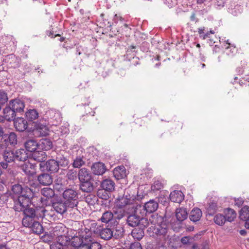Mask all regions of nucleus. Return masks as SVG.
<instances>
[{
	"instance_id": "obj_57",
	"label": "nucleus",
	"mask_w": 249,
	"mask_h": 249,
	"mask_svg": "<svg viewBox=\"0 0 249 249\" xmlns=\"http://www.w3.org/2000/svg\"><path fill=\"white\" fill-rule=\"evenodd\" d=\"M63 232H64L63 227L61 224L56 226L53 229V233L54 236H57L56 233H61V234H62V233Z\"/></svg>"
},
{
	"instance_id": "obj_56",
	"label": "nucleus",
	"mask_w": 249,
	"mask_h": 249,
	"mask_svg": "<svg viewBox=\"0 0 249 249\" xmlns=\"http://www.w3.org/2000/svg\"><path fill=\"white\" fill-rule=\"evenodd\" d=\"M163 3L168 7L171 8L177 5V0H163Z\"/></svg>"
},
{
	"instance_id": "obj_40",
	"label": "nucleus",
	"mask_w": 249,
	"mask_h": 249,
	"mask_svg": "<svg viewBox=\"0 0 249 249\" xmlns=\"http://www.w3.org/2000/svg\"><path fill=\"white\" fill-rule=\"evenodd\" d=\"M134 213L137 215L144 217L147 212L145 210L144 205H137L135 207Z\"/></svg>"
},
{
	"instance_id": "obj_13",
	"label": "nucleus",
	"mask_w": 249,
	"mask_h": 249,
	"mask_svg": "<svg viewBox=\"0 0 249 249\" xmlns=\"http://www.w3.org/2000/svg\"><path fill=\"white\" fill-rule=\"evenodd\" d=\"M80 189L84 192L90 193L94 189L93 178L80 181Z\"/></svg>"
},
{
	"instance_id": "obj_2",
	"label": "nucleus",
	"mask_w": 249,
	"mask_h": 249,
	"mask_svg": "<svg viewBox=\"0 0 249 249\" xmlns=\"http://www.w3.org/2000/svg\"><path fill=\"white\" fill-rule=\"evenodd\" d=\"M33 192L30 188H26L25 193L19 195L18 198L14 200L13 208L17 212H23L31 203Z\"/></svg>"
},
{
	"instance_id": "obj_53",
	"label": "nucleus",
	"mask_w": 249,
	"mask_h": 249,
	"mask_svg": "<svg viewBox=\"0 0 249 249\" xmlns=\"http://www.w3.org/2000/svg\"><path fill=\"white\" fill-rule=\"evenodd\" d=\"M77 172L74 169L69 170L67 173V177L70 180H74L77 178Z\"/></svg>"
},
{
	"instance_id": "obj_1",
	"label": "nucleus",
	"mask_w": 249,
	"mask_h": 249,
	"mask_svg": "<svg viewBox=\"0 0 249 249\" xmlns=\"http://www.w3.org/2000/svg\"><path fill=\"white\" fill-rule=\"evenodd\" d=\"M155 221L151 222L155 225L149 227L147 229V232L150 236H157L161 239L165 240L168 236V226L163 222V218L161 216L158 215H153Z\"/></svg>"
},
{
	"instance_id": "obj_3",
	"label": "nucleus",
	"mask_w": 249,
	"mask_h": 249,
	"mask_svg": "<svg viewBox=\"0 0 249 249\" xmlns=\"http://www.w3.org/2000/svg\"><path fill=\"white\" fill-rule=\"evenodd\" d=\"M23 213L24 216L22 222L23 226L30 225L32 221L39 219L41 216V213H39V207L29 206L23 211Z\"/></svg>"
},
{
	"instance_id": "obj_59",
	"label": "nucleus",
	"mask_w": 249,
	"mask_h": 249,
	"mask_svg": "<svg viewBox=\"0 0 249 249\" xmlns=\"http://www.w3.org/2000/svg\"><path fill=\"white\" fill-rule=\"evenodd\" d=\"M162 188V183L158 180L155 181L152 185V189L153 190H160Z\"/></svg>"
},
{
	"instance_id": "obj_55",
	"label": "nucleus",
	"mask_w": 249,
	"mask_h": 249,
	"mask_svg": "<svg viewBox=\"0 0 249 249\" xmlns=\"http://www.w3.org/2000/svg\"><path fill=\"white\" fill-rule=\"evenodd\" d=\"M205 28L203 27L202 28H199L198 29V33L199 34V36L200 38H202L203 39H205L206 38L210 37V34L209 32L207 33H204Z\"/></svg>"
},
{
	"instance_id": "obj_17",
	"label": "nucleus",
	"mask_w": 249,
	"mask_h": 249,
	"mask_svg": "<svg viewBox=\"0 0 249 249\" xmlns=\"http://www.w3.org/2000/svg\"><path fill=\"white\" fill-rule=\"evenodd\" d=\"M65 203L62 201H58L52 203V207L54 211H55L58 213L61 214H63L66 211H68L70 207H68Z\"/></svg>"
},
{
	"instance_id": "obj_61",
	"label": "nucleus",
	"mask_w": 249,
	"mask_h": 249,
	"mask_svg": "<svg viewBox=\"0 0 249 249\" xmlns=\"http://www.w3.org/2000/svg\"><path fill=\"white\" fill-rule=\"evenodd\" d=\"M129 249H142V247L139 242H134L131 244Z\"/></svg>"
},
{
	"instance_id": "obj_48",
	"label": "nucleus",
	"mask_w": 249,
	"mask_h": 249,
	"mask_svg": "<svg viewBox=\"0 0 249 249\" xmlns=\"http://www.w3.org/2000/svg\"><path fill=\"white\" fill-rule=\"evenodd\" d=\"M217 205L215 202H211L209 203L207 208V212L209 215H213L217 211Z\"/></svg>"
},
{
	"instance_id": "obj_10",
	"label": "nucleus",
	"mask_w": 249,
	"mask_h": 249,
	"mask_svg": "<svg viewBox=\"0 0 249 249\" xmlns=\"http://www.w3.org/2000/svg\"><path fill=\"white\" fill-rule=\"evenodd\" d=\"M91 171L95 175H102L107 170L105 164L102 162H97L94 163L91 167Z\"/></svg>"
},
{
	"instance_id": "obj_25",
	"label": "nucleus",
	"mask_w": 249,
	"mask_h": 249,
	"mask_svg": "<svg viewBox=\"0 0 249 249\" xmlns=\"http://www.w3.org/2000/svg\"><path fill=\"white\" fill-rule=\"evenodd\" d=\"M114 177L118 180L124 178L126 176V171L123 166L116 167L113 171Z\"/></svg>"
},
{
	"instance_id": "obj_26",
	"label": "nucleus",
	"mask_w": 249,
	"mask_h": 249,
	"mask_svg": "<svg viewBox=\"0 0 249 249\" xmlns=\"http://www.w3.org/2000/svg\"><path fill=\"white\" fill-rule=\"evenodd\" d=\"M113 231V236L115 239H118L123 236L124 232L123 228L119 225V222H117L115 225H111L109 226Z\"/></svg>"
},
{
	"instance_id": "obj_39",
	"label": "nucleus",
	"mask_w": 249,
	"mask_h": 249,
	"mask_svg": "<svg viewBox=\"0 0 249 249\" xmlns=\"http://www.w3.org/2000/svg\"><path fill=\"white\" fill-rule=\"evenodd\" d=\"M42 195L47 198H51L54 196V191L49 187H45L40 191Z\"/></svg>"
},
{
	"instance_id": "obj_58",
	"label": "nucleus",
	"mask_w": 249,
	"mask_h": 249,
	"mask_svg": "<svg viewBox=\"0 0 249 249\" xmlns=\"http://www.w3.org/2000/svg\"><path fill=\"white\" fill-rule=\"evenodd\" d=\"M8 195L7 194H3L0 195V206H2L6 204L8 200Z\"/></svg>"
},
{
	"instance_id": "obj_30",
	"label": "nucleus",
	"mask_w": 249,
	"mask_h": 249,
	"mask_svg": "<svg viewBox=\"0 0 249 249\" xmlns=\"http://www.w3.org/2000/svg\"><path fill=\"white\" fill-rule=\"evenodd\" d=\"M115 183L110 179H104L101 183V187L102 189L107 191L108 192H111L114 190Z\"/></svg>"
},
{
	"instance_id": "obj_12",
	"label": "nucleus",
	"mask_w": 249,
	"mask_h": 249,
	"mask_svg": "<svg viewBox=\"0 0 249 249\" xmlns=\"http://www.w3.org/2000/svg\"><path fill=\"white\" fill-rule=\"evenodd\" d=\"M39 213H41L40 218H45L48 220H53L56 217L54 211L52 207L50 210L46 209L43 207H39Z\"/></svg>"
},
{
	"instance_id": "obj_5",
	"label": "nucleus",
	"mask_w": 249,
	"mask_h": 249,
	"mask_svg": "<svg viewBox=\"0 0 249 249\" xmlns=\"http://www.w3.org/2000/svg\"><path fill=\"white\" fill-rule=\"evenodd\" d=\"M91 228L94 232L98 233L100 237L105 240H108L114 238L113 231L108 225L103 226L98 225L97 223H94L91 224Z\"/></svg>"
},
{
	"instance_id": "obj_19",
	"label": "nucleus",
	"mask_w": 249,
	"mask_h": 249,
	"mask_svg": "<svg viewBox=\"0 0 249 249\" xmlns=\"http://www.w3.org/2000/svg\"><path fill=\"white\" fill-rule=\"evenodd\" d=\"M39 219H36L32 221L31 224L29 226H24V227L29 228L34 233L39 234L42 233L43 228L42 225L39 222Z\"/></svg>"
},
{
	"instance_id": "obj_4",
	"label": "nucleus",
	"mask_w": 249,
	"mask_h": 249,
	"mask_svg": "<svg viewBox=\"0 0 249 249\" xmlns=\"http://www.w3.org/2000/svg\"><path fill=\"white\" fill-rule=\"evenodd\" d=\"M63 197L67 207H70L74 211H78V194L76 191L72 189L65 190L63 193Z\"/></svg>"
},
{
	"instance_id": "obj_37",
	"label": "nucleus",
	"mask_w": 249,
	"mask_h": 249,
	"mask_svg": "<svg viewBox=\"0 0 249 249\" xmlns=\"http://www.w3.org/2000/svg\"><path fill=\"white\" fill-rule=\"evenodd\" d=\"M188 212L186 208H180L177 209L176 216L179 221H183L187 218Z\"/></svg>"
},
{
	"instance_id": "obj_46",
	"label": "nucleus",
	"mask_w": 249,
	"mask_h": 249,
	"mask_svg": "<svg viewBox=\"0 0 249 249\" xmlns=\"http://www.w3.org/2000/svg\"><path fill=\"white\" fill-rule=\"evenodd\" d=\"M213 220L217 225L222 226L225 223L226 219L224 215L218 213L214 216Z\"/></svg>"
},
{
	"instance_id": "obj_34",
	"label": "nucleus",
	"mask_w": 249,
	"mask_h": 249,
	"mask_svg": "<svg viewBox=\"0 0 249 249\" xmlns=\"http://www.w3.org/2000/svg\"><path fill=\"white\" fill-rule=\"evenodd\" d=\"M144 228L142 226L139 228H136L132 230L131 235L134 239L139 241L143 238L144 235L143 231Z\"/></svg>"
},
{
	"instance_id": "obj_14",
	"label": "nucleus",
	"mask_w": 249,
	"mask_h": 249,
	"mask_svg": "<svg viewBox=\"0 0 249 249\" xmlns=\"http://www.w3.org/2000/svg\"><path fill=\"white\" fill-rule=\"evenodd\" d=\"M9 105L16 113L23 112L25 107L24 102L18 99L10 101Z\"/></svg>"
},
{
	"instance_id": "obj_45",
	"label": "nucleus",
	"mask_w": 249,
	"mask_h": 249,
	"mask_svg": "<svg viewBox=\"0 0 249 249\" xmlns=\"http://www.w3.org/2000/svg\"><path fill=\"white\" fill-rule=\"evenodd\" d=\"M22 170L26 174L32 175L35 172V166L33 164L26 163L22 166Z\"/></svg>"
},
{
	"instance_id": "obj_62",
	"label": "nucleus",
	"mask_w": 249,
	"mask_h": 249,
	"mask_svg": "<svg viewBox=\"0 0 249 249\" xmlns=\"http://www.w3.org/2000/svg\"><path fill=\"white\" fill-rule=\"evenodd\" d=\"M191 240H192V239L188 236H184L181 238V242L183 245L190 244L191 243L190 241Z\"/></svg>"
},
{
	"instance_id": "obj_20",
	"label": "nucleus",
	"mask_w": 249,
	"mask_h": 249,
	"mask_svg": "<svg viewBox=\"0 0 249 249\" xmlns=\"http://www.w3.org/2000/svg\"><path fill=\"white\" fill-rule=\"evenodd\" d=\"M26 150L29 153H33L37 148L38 149V142L34 139H28L24 142Z\"/></svg>"
},
{
	"instance_id": "obj_64",
	"label": "nucleus",
	"mask_w": 249,
	"mask_h": 249,
	"mask_svg": "<svg viewBox=\"0 0 249 249\" xmlns=\"http://www.w3.org/2000/svg\"><path fill=\"white\" fill-rule=\"evenodd\" d=\"M234 202L236 205L240 207L243 204L244 201L242 198H235Z\"/></svg>"
},
{
	"instance_id": "obj_33",
	"label": "nucleus",
	"mask_w": 249,
	"mask_h": 249,
	"mask_svg": "<svg viewBox=\"0 0 249 249\" xmlns=\"http://www.w3.org/2000/svg\"><path fill=\"white\" fill-rule=\"evenodd\" d=\"M144 205L147 213H153L157 210L159 204L156 201L151 199L146 202Z\"/></svg>"
},
{
	"instance_id": "obj_6",
	"label": "nucleus",
	"mask_w": 249,
	"mask_h": 249,
	"mask_svg": "<svg viewBox=\"0 0 249 249\" xmlns=\"http://www.w3.org/2000/svg\"><path fill=\"white\" fill-rule=\"evenodd\" d=\"M126 223L132 227L143 226L146 227L148 222L147 220L142 216L137 215L134 212L127 216Z\"/></svg>"
},
{
	"instance_id": "obj_36",
	"label": "nucleus",
	"mask_w": 249,
	"mask_h": 249,
	"mask_svg": "<svg viewBox=\"0 0 249 249\" xmlns=\"http://www.w3.org/2000/svg\"><path fill=\"white\" fill-rule=\"evenodd\" d=\"M3 159L7 162H15V150L6 149L3 153Z\"/></svg>"
},
{
	"instance_id": "obj_35",
	"label": "nucleus",
	"mask_w": 249,
	"mask_h": 249,
	"mask_svg": "<svg viewBox=\"0 0 249 249\" xmlns=\"http://www.w3.org/2000/svg\"><path fill=\"white\" fill-rule=\"evenodd\" d=\"M57 235V242L62 245V247L66 249H70L69 240L70 238L67 236L63 235L61 233H56Z\"/></svg>"
},
{
	"instance_id": "obj_43",
	"label": "nucleus",
	"mask_w": 249,
	"mask_h": 249,
	"mask_svg": "<svg viewBox=\"0 0 249 249\" xmlns=\"http://www.w3.org/2000/svg\"><path fill=\"white\" fill-rule=\"evenodd\" d=\"M85 201L89 205H94L98 201V197L94 195L89 194L84 197Z\"/></svg>"
},
{
	"instance_id": "obj_29",
	"label": "nucleus",
	"mask_w": 249,
	"mask_h": 249,
	"mask_svg": "<svg viewBox=\"0 0 249 249\" xmlns=\"http://www.w3.org/2000/svg\"><path fill=\"white\" fill-rule=\"evenodd\" d=\"M78 177L79 181L93 178L90 172L85 168H83L79 170Z\"/></svg>"
},
{
	"instance_id": "obj_42",
	"label": "nucleus",
	"mask_w": 249,
	"mask_h": 249,
	"mask_svg": "<svg viewBox=\"0 0 249 249\" xmlns=\"http://www.w3.org/2000/svg\"><path fill=\"white\" fill-rule=\"evenodd\" d=\"M55 160L57 161V162L58 163L59 168V167H66L69 164L68 159L63 156L56 157V160Z\"/></svg>"
},
{
	"instance_id": "obj_21",
	"label": "nucleus",
	"mask_w": 249,
	"mask_h": 249,
	"mask_svg": "<svg viewBox=\"0 0 249 249\" xmlns=\"http://www.w3.org/2000/svg\"><path fill=\"white\" fill-rule=\"evenodd\" d=\"M170 199L173 202L180 203L184 199V196L180 190H174L171 192Z\"/></svg>"
},
{
	"instance_id": "obj_28",
	"label": "nucleus",
	"mask_w": 249,
	"mask_h": 249,
	"mask_svg": "<svg viewBox=\"0 0 249 249\" xmlns=\"http://www.w3.org/2000/svg\"><path fill=\"white\" fill-rule=\"evenodd\" d=\"M89 241L86 243L85 246H82L80 249H101V245L97 242L93 241L92 237L88 235Z\"/></svg>"
},
{
	"instance_id": "obj_22",
	"label": "nucleus",
	"mask_w": 249,
	"mask_h": 249,
	"mask_svg": "<svg viewBox=\"0 0 249 249\" xmlns=\"http://www.w3.org/2000/svg\"><path fill=\"white\" fill-rule=\"evenodd\" d=\"M113 214L114 220L119 222L121 219L126 216L127 212L123 208L117 207V208H113Z\"/></svg>"
},
{
	"instance_id": "obj_32",
	"label": "nucleus",
	"mask_w": 249,
	"mask_h": 249,
	"mask_svg": "<svg viewBox=\"0 0 249 249\" xmlns=\"http://www.w3.org/2000/svg\"><path fill=\"white\" fill-rule=\"evenodd\" d=\"M202 215L201 210L198 208H194L190 212L189 218L194 223L198 221Z\"/></svg>"
},
{
	"instance_id": "obj_47",
	"label": "nucleus",
	"mask_w": 249,
	"mask_h": 249,
	"mask_svg": "<svg viewBox=\"0 0 249 249\" xmlns=\"http://www.w3.org/2000/svg\"><path fill=\"white\" fill-rule=\"evenodd\" d=\"M12 192L16 195H23V193H25L26 189L23 190L22 187L19 184H16L12 187Z\"/></svg>"
},
{
	"instance_id": "obj_27",
	"label": "nucleus",
	"mask_w": 249,
	"mask_h": 249,
	"mask_svg": "<svg viewBox=\"0 0 249 249\" xmlns=\"http://www.w3.org/2000/svg\"><path fill=\"white\" fill-rule=\"evenodd\" d=\"M3 115L4 118L8 121H14L16 117V112L8 105L3 109Z\"/></svg>"
},
{
	"instance_id": "obj_16",
	"label": "nucleus",
	"mask_w": 249,
	"mask_h": 249,
	"mask_svg": "<svg viewBox=\"0 0 249 249\" xmlns=\"http://www.w3.org/2000/svg\"><path fill=\"white\" fill-rule=\"evenodd\" d=\"M35 133L40 137L46 136L49 134V129L46 124L40 123L35 124Z\"/></svg>"
},
{
	"instance_id": "obj_50",
	"label": "nucleus",
	"mask_w": 249,
	"mask_h": 249,
	"mask_svg": "<svg viewBox=\"0 0 249 249\" xmlns=\"http://www.w3.org/2000/svg\"><path fill=\"white\" fill-rule=\"evenodd\" d=\"M85 164V161L83 160V157H77L74 160L72 163L73 167L79 168Z\"/></svg>"
},
{
	"instance_id": "obj_31",
	"label": "nucleus",
	"mask_w": 249,
	"mask_h": 249,
	"mask_svg": "<svg viewBox=\"0 0 249 249\" xmlns=\"http://www.w3.org/2000/svg\"><path fill=\"white\" fill-rule=\"evenodd\" d=\"M53 147V143L49 139H42L38 142V149L47 151Z\"/></svg>"
},
{
	"instance_id": "obj_51",
	"label": "nucleus",
	"mask_w": 249,
	"mask_h": 249,
	"mask_svg": "<svg viewBox=\"0 0 249 249\" xmlns=\"http://www.w3.org/2000/svg\"><path fill=\"white\" fill-rule=\"evenodd\" d=\"M11 144H16L17 142V135L14 132L10 133L6 140Z\"/></svg>"
},
{
	"instance_id": "obj_11",
	"label": "nucleus",
	"mask_w": 249,
	"mask_h": 249,
	"mask_svg": "<svg viewBox=\"0 0 249 249\" xmlns=\"http://www.w3.org/2000/svg\"><path fill=\"white\" fill-rule=\"evenodd\" d=\"M31 155V153H29L24 149H19L15 150V162L26 161Z\"/></svg>"
},
{
	"instance_id": "obj_18",
	"label": "nucleus",
	"mask_w": 249,
	"mask_h": 249,
	"mask_svg": "<svg viewBox=\"0 0 249 249\" xmlns=\"http://www.w3.org/2000/svg\"><path fill=\"white\" fill-rule=\"evenodd\" d=\"M14 126L17 130L22 132L27 127V122L23 118L18 117L14 120Z\"/></svg>"
},
{
	"instance_id": "obj_38",
	"label": "nucleus",
	"mask_w": 249,
	"mask_h": 249,
	"mask_svg": "<svg viewBox=\"0 0 249 249\" xmlns=\"http://www.w3.org/2000/svg\"><path fill=\"white\" fill-rule=\"evenodd\" d=\"M225 217L227 221L232 222L236 216L235 211L231 208H227L224 210Z\"/></svg>"
},
{
	"instance_id": "obj_8",
	"label": "nucleus",
	"mask_w": 249,
	"mask_h": 249,
	"mask_svg": "<svg viewBox=\"0 0 249 249\" xmlns=\"http://www.w3.org/2000/svg\"><path fill=\"white\" fill-rule=\"evenodd\" d=\"M39 166L42 171L46 170L51 173H56L59 170L58 163L53 159H50L44 163H39Z\"/></svg>"
},
{
	"instance_id": "obj_7",
	"label": "nucleus",
	"mask_w": 249,
	"mask_h": 249,
	"mask_svg": "<svg viewBox=\"0 0 249 249\" xmlns=\"http://www.w3.org/2000/svg\"><path fill=\"white\" fill-rule=\"evenodd\" d=\"M88 238V235L82 237L75 236L73 237L71 240H69L70 249H80L82 246H85L86 243L89 240Z\"/></svg>"
},
{
	"instance_id": "obj_63",
	"label": "nucleus",
	"mask_w": 249,
	"mask_h": 249,
	"mask_svg": "<svg viewBox=\"0 0 249 249\" xmlns=\"http://www.w3.org/2000/svg\"><path fill=\"white\" fill-rule=\"evenodd\" d=\"M124 20V18H122L120 15L115 14L113 17V21L116 24L118 23L119 21H123Z\"/></svg>"
},
{
	"instance_id": "obj_23",
	"label": "nucleus",
	"mask_w": 249,
	"mask_h": 249,
	"mask_svg": "<svg viewBox=\"0 0 249 249\" xmlns=\"http://www.w3.org/2000/svg\"><path fill=\"white\" fill-rule=\"evenodd\" d=\"M37 180L39 184L45 186L50 185L53 182L52 176L47 173L39 175L37 177Z\"/></svg>"
},
{
	"instance_id": "obj_41",
	"label": "nucleus",
	"mask_w": 249,
	"mask_h": 249,
	"mask_svg": "<svg viewBox=\"0 0 249 249\" xmlns=\"http://www.w3.org/2000/svg\"><path fill=\"white\" fill-rule=\"evenodd\" d=\"M26 117L29 121H33L38 117V113L35 109H30L26 112Z\"/></svg>"
},
{
	"instance_id": "obj_15",
	"label": "nucleus",
	"mask_w": 249,
	"mask_h": 249,
	"mask_svg": "<svg viewBox=\"0 0 249 249\" xmlns=\"http://www.w3.org/2000/svg\"><path fill=\"white\" fill-rule=\"evenodd\" d=\"M100 220L103 223L107 224L108 226L117 224V222L114 220L113 212L109 211H106L102 214Z\"/></svg>"
},
{
	"instance_id": "obj_54",
	"label": "nucleus",
	"mask_w": 249,
	"mask_h": 249,
	"mask_svg": "<svg viewBox=\"0 0 249 249\" xmlns=\"http://www.w3.org/2000/svg\"><path fill=\"white\" fill-rule=\"evenodd\" d=\"M8 101L7 93L3 90H0V104L3 105Z\"/></svg>"
},
{
	"instance_id": "obj_52",
	"label": "nucleus",
	"mask_w": 249,
	"mask_h": 249,
	"mask_svg": "<svg viewBox=\"0 0 249 249\" xmlns=\"http://www.w3.org/2000/svg\"><path fill=\"white\" fill-rule=\"evenodd\" d=\"M227 43L229 45L227 47H226L227 49V53L228 55H233L237 53V50L235 46L232 45H230V44L228 42V40L227 42Z\"/></svg>"
},
{
	"instance_id": "obj_9",
	"label": "nucleus",
	"mask_w": 249,
	"mask_h": 249,
	"mask_svg": "<svg viewBox=\"0 0 249 249\" xmlns=\"http://www.w3.org/2000/svg\"><path fill=\"white\" fill-rule=\"evenodd\" d=\"M133 196H131L127 193L123 196H119L116 200V205L117 207L123 208L127 205L131 204L134 200Z\"/></svg>"
},
{
	"instance_id": "obj_44",
	"label": "nucleus",
	"mask_w": 249,
	"mask_h": 249,
	"mask_svg": "<svg viewBox=\"0 0 249 249\" xmlns=\"http://www.w3.org/2000/svg\"><path fill=\"white\" fill-rule=\"evenodd\" d=\"M239 217L242 220H247L249 218V207L244 206L240 212Z\"/></svg>"
},
{
	"instance_id": "obj_49",
	"label": "nucleus",
	"mask_w": 249,
	"mask_h": 249,
	"mask_svg": "<svg viewBox=\"0 0 249 249\" xmlns=\"http://www.w3.org/2000/svg\"><path fill=\"white\" fill-rule=\"evenodd\" d=\"M110 192H108L107 191L104 189H100L97 193V197L100 198L102 199L107 200L109 197Z\"/></svg>"
},
{
	"instance_id": "obj_24",
	"label": "nucleus",
	"mask_w": 249,
	"mask_h": 249,
	"mask_svg": "<svg viewBox=\"0 0 249 249\" xmlns=\"http://www.w3.org/2000/svg\"><path fill=\"white\" fill-rule=\"evenodd\" d=\"M32 159L40 163H44L46 160V154L43 151H35L31 154Z\"/></svg>"
},
{
	"instance_id": "obj_60",
	"label": "nucleus",
	"mask_w": 249,
	"mask_h": 249,
	"mask_svg": "<svg viewBox=\"0 0 249 249\" xmlns=\"http://www.w3.org/2000/svg\"><path fill=\"white\" fill-rule=\"evenodd\" d=\"M50 249H66L62 247V245L58 243L57 242L53 243L50 246Z\"/></svg>"
}]
</instances>
